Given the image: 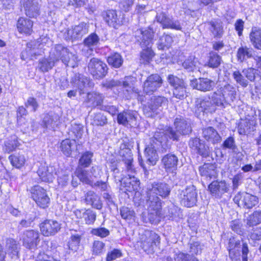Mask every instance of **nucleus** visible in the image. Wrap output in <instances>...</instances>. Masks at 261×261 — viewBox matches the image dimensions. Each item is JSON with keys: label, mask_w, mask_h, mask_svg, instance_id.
I'll return each instance as SVG.
<instances>
[{"label": "nucleus", "mask_w": 261, "mask_h": 261, "mask_svg": "<svg viewBox=\"0 0 261 261\" xmlns=\"http://www.w3.org/2000/svg\"><path fill=\"white\" fill-rule=\"evenodd\" d=\"M91 233L101 238H106L110 234V231L105 227H98L93 228L91 230Z\"/></svg>", "instance_id": "obj_59"}, {"label": "nucleus", "mask_w": 261, "mask_h": 261, "mask_svg": "<svg viewBox=\"0 0 261 261\" xmlns=\"http://www.w3.org/2000/svg\"><path fill=\"white\" fill-rule=\"evenodd\" d=\"M107 62L113 67L118 68L122 66L123 60L120 54L115 53L108 57Z\"/></svg>", "instance_id": "obj_41"}, {"label": "nucleus", "mask_w": 261, "mask_h": 261, "mask_svg": "<svg viewBox=\"0 0 261 261\" xmlns=\"http://www.w3.org/2000/svg\"><path fill=\"white\" fill-rule=\"evenodd\" d=\"M6 249L8 254L12 255V257H18L19 252L18 243L12 238H8L6 240Z\"/></svg>", "instance_id": "obj_38"}, {"label": "nucleus", "mask_w": 261, "mask_h": 261, "mask_svg": "<svg viewBox=\"0 0 261 261\" xmlns=\"http://www.w3.org/2000/svg\"><path fill=\"white\" fill-rule=\"evenodd\" d=\"M122 256L121 251L118 249H114L111 251H109L106 257L107 261H112L117 258H119Z\"/></svg>", "instance_id": "obj_64"}, {"label": "nucleus", "mask_w": 261, "mask_h": 261, "mask_svg": "<svg viewBox=\"0 0 261 261\" xmlns=\"http://www.w3.org/2000/svg\"><path fill=\"white\" fill-rule=\"evenodd\" d=\"M233 140L232 137H229V149L232 150V161L231 164L236 170L240 168L243 165L242 160L243 155L237 147L233 145Z\"/></svg>", "instance_id": "obj_26"}, {"label": "nucleus", "mask_w": 261, "mask_h": 261, "mask_svg": "<svg viewBox=\"0 0 261 261\" xmlns=\"http://www.w3.org/2000/svg\"><path fill=\"white\" fill-rule=\"evenodd\" d=\"M172 42V37L169 35L164 34L159 39L158 48L160 50L168 48Z\"/></svg>", "instance_id": "obj_48"}, {"label": "nucleus", "mask_w": 261, "mask_h": 261, "mask_svg": "<svg viewBox=\"0 0 261 261\" xmlns=\"http://www.w3.org/2000/svg\"><path fill=\"white\" fill-rule=\"evenodd\" d=\"M55 172L54 167L51 166H48L45 163L40 165L37 171L40 179L45 182L52 181Z\"/></svg>", "instance_id": "obj_27"}, {"label": "nucleus", "mask_w": 261, "mask_h": 261, "mask_svg": "<svg viewBox=\"0 0 261 261\" xmlns=\"http://www.w3.org/2000/svg\"><path fill=\"white\" fill-rule=\"evenodd\" d=\"M102 16L108 24L114 28H117L121 24V21L118 17L116 11L113 10H109L103 12Z\"/></svg>", "instance_id": "obj_31"}, {"label": "nucleus", "mask_w": 261, "mask_h": 261, "mask_svg": "<svg viewBox=\"0 0 261 261\" xmlns=\"http://www.w3.org/2000/svg\"><path fill=\"white\" fill-rule=\"evenodd\" d=\"M105 244L101 241H95L93 243L92 252L95 255H99L102 253L104 250Z\"/></svg>", "instance_id": "obj_61"}, {"label": "nucleus", "mask_w": 261, "mask_h": 261, "mask_svg": "<svg viewBox=\"0 0 261 261\" xmlns=\"http://www.w3.org/2000/svg\"><path fill=\"white\" fill-rule=\"evenodd\" d=\"M155 20L159 23L163 29H170L177 31H181L182 26L180 21L169 16L167 13L162 11L158 10L155 17Z\"/></svg>", "instance_id": "obj_9"}, {"label": "nucleus", "mask_w": 261, "mask_h": 261, "mask_svg": "<svg viewBox=\"0 0 261 261\" xmlns=\"http://www.w3.org/2000/svg\"><path fill=\"white\" fill-rule=\"evenodd\" d=\"M56 63L54 60L50 59V55L48 58H43L39 61L38 68L42 72H48L55 66Z\"/></svg>", "instance_id": "obj_42"}, {"label": "nucleus", "mask_w": 261, "mask_h": 261, "mask_svg": "<svg viewBox=\"0 0 261 261\" xmlns=\"http://www.w3.org/2000/svg\"><path fill=\"white\" fill-rule=\"evenodd\" d=\"M162 84L163 80L159 74H151L148 76L143 83V92L146 95H151L155 92Z\"/></svg>", "instance_id": "obj_11"}, {"label": "nucleus", "mask_w": 261, "mask_h": 261, "mask_svg": "<svg viewBox=\"0 0 261 261\" xmlns=\"http://www.w3.org/2000/svg\"><path fill=\"white\" fill-rule=\"evenodd\" d=\"M87 68L89 73L96 80L102 79L108 73V67L107 64L96 58L90 59Z\"/></svg>", "instance_id": "obj_8"}, {"label": "nucleus", "mask_w": 261, "mask_h": 261, "mask_svg": "<svg viewBox=\"0 0 261 261\" xmlns=\"http://www.w3.org/2000/svg\"><path fill=\"white\" fill-rule=\"evenodd\" d=\"M257 199L256 196L248 193H245L242 201L245 207L247 208H251L256 204Z\"/></svg>", "instance_id": "obj_51"}, {"label": "nucleus", "mask_w": 261, "mask_h": 261, "mask_svg": "<svg viewBox=\"0 0 261 261\" xmlns=\"http://www.w3.org/2000/svg\"><path fill=\"white\" fill-rule=\"evenodd\" d=\"M189 145L192 150L203 156H206L208 155V147L199 138H191Z\"/></svg>", "instance_id": "obj_22"}, {"label": "nucleus", "mask_w": 261, "mask_h": 261, "mask_svg": "<svg viewBox=\"0 0 261 261\" xmlns=\"http://www.w3.org/2000/svg\"><path fill=\"white\" fill-rule=\"evenodd\" d=\"M147 191L155 195L161 196L162 198H166L170 194L171 187L165 182H153L147 188Z\"/></svg>", "instance_id": "obj_17"}, {"label": "nucleus", "mask_w": 261, "mask_h": 261, "mask_svg": "<svg viewBox=\"0 0 261 261\" xmlns=\"http://www.w3.org/2000/svg\"><path fill=\"white\" fill-rule=\"evenodd\" d=\"M85 202L92 206L93 208L101 210L102 207V203L100 197L94 191H88L85 194Z\"/></svg>", "instance_id": "obj_29"}, {"label": "nucleus", "mask_w": 261, "mask_h": 261, "mask_svg": "<svg viewBox=\"0 0 261 261\" xmlns=\"http://www.w3.org/2000/svg\"><path fill=\"white\" fill-rule=\"evenodd\" d=\"M180 203L188 207L196 205L197 201V192L196 187L193 185L187 187L180 194Z\"/></svg>", "instance_id": "obj_13"}, {"label": "nucleus", "mask_w": 261, "mask_h": 261, "mask_svg": "<svg viewBox=\"0 0 261 261\" xmlns=\"http://www.w3.org/2000/svg\"><path fill=\"white\" fill-rule=\"evenodd\" d=\"M178 158L172 153L165 155L162 159V163L167 172H173L177 169Z\"/></svg>", "instance_id": "obj_28"}, {"label": "nucleus", "mask_w": 261, "mask_h": 261, "mask_svg": "<svg viewBox=\"0 0 261 261\" xmlns=\"http://www.w3.org/2000/svg\"><path fill=\"white\" fill-rule=\"evenodd\" d=\"M255 56V51L251 48L241 47L238 51V57L241 61L246 59V58H254Z\"/></svg>", "instance_id": "obj_45"}, {"label": "nucleus", "mask_w": 261, "mask_h": 261, "mask_svg": "<svg viewBox=\"0 0 261 261\" xmlns=\"http://www.w3.org/2000/svg\"><path fill=\"white\" fill-rule=\"evenodd\" d=\"M81 236L78 234L72 235L68 243L69 249L73 251H76L79 247Z\"/></svg>", "instance_id": "obj_57"}, {"label": "nucleus", "mask_w": 261, "mask_h": 261, "mask_svg": "<svg viewBox=\"0 0 261 261\" xmlns=\"http://www.w3.org/2000/svg\"><path fill=\"white\" fill-rule=\"evenodd\" d=\"M59 120V117L57 114H47L43 118L42 126L44 128H54L57 125Z\"/></svg>", "instance_id": "obj_39"}, {"label": "nucleus", "mask_w": 261, "mask_h": 261, "mask_svg": "<svg viewBox=\"0 0 261 261\" xmlns=\"http://www.w3.org/2000/svg\"><path fill=\"white\" fill-rule=\"evenodd\" d=\"M103 100V96L102 94L92 91L87 93L84 102L89 107H96L100 106Z\"/></svg>", "instance_id": "obj_30"}, {"label": "nucleus", "mask_w": 261, "mask_h": 261, "mask_svg": "<svg viewBox=\"0 0 261 261\" xmlns=\"http://www.w3.org/2000/svg\"><path fill=\"white\" fill-rule=\"evenodd\" d=\"M187 86L185 83L178 87L173 89V93L175 97L179 99H183L187 96Z\"/></svg>", "instance_id": "obj_52"}, {"label": "nucleus", "mask_w": 261, "mask_h": 261, "mask_svg": "<svg viewBox=\"0 0 261 261\" xmlns=\"http://www.w3.org/2000/svg\"><path fill=\"white\" fill-rule=\"evenodd\" d=\"M75 173L79 180L85 184L88 185L91 187L94 182V180L92 178L90 173L88 170L83 169L82 168H78Z\"/></svg>", "instance_id": "obj_36"}, {"label": "nucleus", "mask_w": 261, "mask_h": 261, "mask_svg": "<svg viewBox=\"0 0 261 261\" xmlns=\"http://www.w3.org/2000/svg\"><path fill=\"white\" fill-rule=\"evenodd\" d=\"M93 155V153L90 151L85 152L79 160V165L84 168L89 167L91 163V159Z\"/></svg>", "instance_id": "obj_53"}, {"label": "nucleus", "mask_w": 261, "mask_h": 261, "mask_svg": "<svg viewBox=\"0 0 261 261\" xmlns=\"http://www.w3.org/2000/svg\"><path fill=\"white\" fill-rule=\"evenodd\" d=\"M167 80L169 84L173 87V89L185 83L182 79L172 74L168 75Z\"/></svg>", "instance_id": "obj_62"}, {"label": "nucleus", "mask_w": 261, "mask_h": 261, "mask_svg": "<svg viewBox=\"0 0 261 261\" xmlns=\"http://www.w3.org/2000/svg\"><path fill=\"white\" fill-rule=\"evenodd\" d=\"M96 218V214L92 210L88 209L86 210L84 219L86 224L88 225L93 224Z\"/></svg>", "instance_id": "obj_60"}, {"label": "nucleus", "mask_w": 261, "mask_h": 261, "mask_svg": "<svg viewBox=\"0 0 261 261\" xmlns=\"http://www.w3.org/2000/svg\"><path fill=\"white\" fill-rule=\"evenodd\" d=\"M50 59L54 60L56 63L61 60L66 66L74 68L76 66L77 57L70 53L64 45L56 44L49 52Z\"/></svg>", "instance_id": "obj_4"}, {"label": "nucleus", "mask_w": 261, "mask_h": 261, "mask_svg": "<svg viewBox=\"0 0 261 261\" xmlns=\"http://www.w3.org/2000/svg\"><path fill=\"white\" fill-rule=\"evenodd\" d=\"M89 24L82 22L71 28L68 29L64 33V36L66 40H76L82 39L89 32Z\"/></svg>", "instance_id": "obj_10"}, {"label": "nucleus", "mask_w": 261, "mask_h": 261, "mask_svg": "<svg viewBox=\"0 0 261 261\" xmlns=\"http://www.w3.org/2000/svg\"><path fill=\"white\" fill-rule=\"evenodd\" d=\"M33 25V21L27 18L20 17L17 21V27L18 31L27 35H30L32 33Z\"/></svg>", "instance_id": "obj_35"}, {"label": "nucleus", "mask_w": 261, "mask_h": 261, "mask_svg": "<svg viewBox=\"0 0 261 261\" xmlns=\"http://www.w3.org/2000/svg\"><path fill=\"white\" fill-rule=\"evenodd\" d=\"M99 43V38L94 33L91 34L84 40L85 46L88 47L91 51H93V48L96 46Z\"/></svg>", "instance_id": "obj_43"}, {"label": "nucleus", "mask_w": 261, "mask_h": 261, "mask_svg": "<svg viewBox=\"0 0 261 261\" xmlns=\"http://www.w3.org/2000/svg\"><path fill=\"white\" fill-rule=\"evenodd\" d=\"M155 32L151 26L137 29L133 33L136 41L139 43L142 50L140 53V60L143 63H148L152 60L154 53L151 47Z\"/></svg>", "instance_id": "obj_1"}, {"label": "nucleus", "mask_w": 261, "mask_h": 261, "mask_svg": "<svg viewBox=\"0 0 261 261\" xmlns=\"http://www.w3.org/2000/svg\"><path fill=\"white\" fill-rule=\"evenodd\" d=\"M209 61L208 62V65L210 67L216 68L220 64L221 58L216 53L211 52L209 56Z\"/></svg>", "instance_id": "obj_58"}, {"label": "nucleus", "mask_w": 261, "mask_h": 261, "mask_svg": "<svg viewBox=\"0 0 261 261\" xmlns=\"http://www.w3.org/2000/svg\"><path fill=\"white\" fill-rule=\"evenodd\" d=\"M30 192L31 197L38 206L43 208L48 207L50 199L44 188L39 185H36L31 188Z\"/></svg>", "instance_id": "obj_12"}, {"label": "nucleus", "mask_w": 261, "mask_h": 261, "mask_svg": "<svg viewBox=\"0 0 261 261\" xmlns=\"http://www.w3.org/2000/svg\"><path fill=\"white\" fill-rule=\"evenodd\" d=\"M175 261H198V260L189 254L179 252L176 254Z\"/></svg>", "instance_id": "obj_63"}, {"label": "nucleus", "mask_w": 261, "mask_h": 261, "mask_svg": "<svg viewBox=\"0 0 261 261\" xmlns=\"http://www.w3.org/2000/svg\"><path fill=\"white\" fill-rule=\"evenodd\" d=\"M209 99H198L196 101L195 114L198 117L201 115L213 114L216 110V107L225 108L228 105L224 92L212 94Z\"/></svg>", "instance_id": "obj_2"}, {"label": "nucleus", "mask_w": 261, "mask_h": 261, "mask_svg": "<svg viewBox=\"0 0 261 261\" xmlns=\"http://www.w3.org/2000/svg\"><path fill=\"white\" fill-rule=\"evenodd\" d=\"M119 154L122 161L124 163L127 171L130 173L135 172V169L133 164V158L131 150L125 143L121 144Z\"/></svg>", "instance_id": "obj_16"}, {"label": "nucleus", "mask_w": 261, "mask_h": 261, "mask_svg": "<svg viewBox=\"0 0 261 261\" xmlns=\"http://www.w3.org/2000/svg\"><path fill=\"white\" fill-rule=\"evenodd\" d=\"M261 223V211H255L247 219V225L249 227L257 225Z\"/></svg>", "instance_id": "obj_47"}, {"label": "nucleus", "mask_w": 261, "mask_h": 261, "mask_svg": "<svg viewBox=\"0 0 261 261\" xmlns=\"http://www.w3.org/2000/svg\"><path fill=\"white\" fill-rule=\"evenodd\" d=\"M208 29L214 37H220L223 33V27L220 21H211L207 23Z\"/></svg>", "instance_id": "obj_40"}, {"label": "nucleus", "mask_w": 261, "mask_h": 261, "mask_svg": "<svg viewBox=\"0 0 261 261\" xmlns=\"http://www.w3.org/2000/svg\"><path fill=\"white\" fill-rule=\"evenodd\" d=\"M249 37L253 45L255 48L261 49V29L252 28Z\"/></svg>", "instance_id": "obj_37"}, {"label": "nucleus", "mask_w": 261, "mask_h": 261, "mask_svg": "<svg viewBox=\"0 0 261 261\" xmlns=\"http://www.w3.org/2000/svg\"><path fill=\"white\" fill-rule=\"evenodd\" d=\"M189 252L192 256L201 254L203 249V245L199 241L190 240L188 244Z\"/></svg>", "instance_id": "obj_44"}, {"label": "nucleus", "mask_w": 261, "mask_h": 261, "mask_svg": "<svg viewBox=\"0 0 261 261\" xmlns=\"http://www.w3.org/2000/svg\"><path fill=\"white\" fill-rule=\"evenodd\" d=\"M70 83L77 88L81 96L85 93V88L86 87H93L94 85L90 78L80 73H73L70 79Z\"/></svg>", "instance_id": "obj_14"}, {"label": "nucleus", "mask_w": 261, "mask_h": 261, "mask_svg": "<svg viewBox=\"0 0 261 261\" xmlns=\"http://www.w3.org/2000/svg\"><path fill=\"white\" fill-rule=\"evenodd\" d=\"M9 159L11 164L17 168L22 167L25 162L24 156L22 154H19L10 155Z\"/></svg>", "instance_id": "obj_49"}, {"label": "nucleus", "mask_w": 261, "mask_h": 261, "mask_svg": "<svg viewBox=\"0 0 261 261\" xmlns=\"http://www.w3.org/2000/svg\"><path fill=\"white\" fill-rule=\"evenodd\" d=\"M256 124V120L253 117L241 120L238 124V132L241 135L250 134L255 130Z\"/></svg>", "instance_id": "obj_25"}, {"label": "nucleus", "mask_w": 261, "mask_h": 261, "mask_svg": "<svg viewBox=\"0 0 261 261\" xmlns=\"http://www.w3.org/2000/svg\"><path fill=\"white\" fill-rule=\"evenodd\" d=\"M20 4L29 17H35L39 14V5L37 0H21Z\"/></svg>", "instance_id": "obj_20"}, {"label": "nucleus", "mask_w": 261, "mask_h": 261, "mask_svg": "<svg viewBox=\"0 0 261 261\" xmlns=\"http://www.w3.org/2000/svg\"><path fill=\"white\" fill-rule=\"evenodd\" d=\"M146 205L150 213L148 219L151 223H156L161 215L162 200L156 195L147 191Z\"/></svg>", "instance_id": "obj_6"}, {"label": "nucleus", "mask_w": 261, "mask_h": 261, "mask_svg": "<svg viewBox=\"0 0 261 261\" xmlns=\"http://www.w3.org/2000/svg\"><path fill=\"white\" fill-rule=\"evenodd\" d=\"M6 150L8 152H11L14 150L19 145V143L17 140V138L16 136L13 135L11 136L5 142Z\"/></svg>", "instance_id": "obj_54"}, {"label": "nucleus", "mask_w": 261, "mask_h": 261, "mask_svg": "<svg viewBox=\"0 0 261 261\" xmlns=\"http://www.w3.org/2000/svg\"><path fill=\"white\" fill-rule=\"evenodd\" d=\"M168 99L164 96L153 95L143 105L144 114L147 117H154L162 111V107L167 105Z\"/></svg>", "instance_id": "obj_5"}, {"label": "nucleus", "mask_w": 261, "mask_h": 261, "mask_svg": "<svg viewBox=\"0 0 261 261\" xmlns=\"http://www.w3.org/2000/svg\"><path fill=\"white\" fill-rule=\"evenodd\" d=\"M146 163L150 165H154L159 159L156 151L153 148H147L145 149Z\"/></svg>", "instance_id": "obj_46"}, {"label": "nucleus", "mask_w": 261, "mask_h": 261, "mask_svg": "<svg viewBox=\"0 0 261 261\" xmlns=\"http://www.w3.org/2000/svg\"><path fill=\"white\" fill-rule=\"evenodd\" d=\"M107 118L101 113H95L93 116L91 123L93 125L103 126L107 123Z\"/></svg>", "instance_id": "obj_50"}, {"label": "nucleus", "mask_w": 261, "mask_h": 261, "mask_svg": "<svg viewBox=\"0 0 261 261\" xmlns=\"http://www.w3.org/2000/svg\"><path fill=\"white\" fill-rule=\"evenodd\" d=\"M40 234L38 231L27 230L23 232L20 240L23 245L29 249H35L40 242Z\"/></svg>", "instance_id": "obj_15"}, {"label": "nucleus", "mask_w": 261, "mask_h": 261, "mask_svg": "<svg viewBox=\"0 0 261 261\" xmlns=\"http://www.w3.org/2000/svg\"><path fill=\"white\" fill-rule=\"evenodd\" d=\"M229 226L231 230L238 234L241 236L243 234V225L241 220L236 219L231 221Z\"/></svg>", "instance_id": "obj_56"}, {"label": "nucleus", "mask_w": 261, "mask_h": 261, "mask_svg": "<svg viewBox=\"0 0 261 261\" xmlns=\"http://www.w3.org/2000/svg\"><path fill=\"white\" fill-rule=\"evenodd\" d=\"M174 126L175 130L171 127L165 129V134L168 137V138L173 141H178L180 135H189L192 131L189 119L182 116H178L176 117L174 121Z\"/></svg>", "instance_id": "obj_3"}, {"label": "nucleus", "mask_w": 261, "mask_h": 261, "mask_svg": "<svg viewBox=\"0 0 261 261\" xmlns=\"http://www.w3.org/2000/svg\"><path fill=\"white\" fill-rule=\"evenodd\" d=\"M117 121L124 126L133 127L137 125L135 113L130 111H124L117 116Z\"/></svg>", "instance_id": "obj_23"}, {"label": "nucleus", "mask_w": 261, "mask_h": 261, "mask_svg": "<svg viewBox=\"0 0 261 261\" xmlns=\"http://www.w3.org/2000/svg\"><path fill=\"white\" fill-rule=\"evenodd\" d=\"M111 167V170L113 172L114 174V178L115 182L118 184L120 183V190H123L124 189L126 191L128 192H132L133 191V187L131 186V179H130L128 177H124L117 178V176L116 174L119 173V171L117 168V164L113 163Z\"/></svg>", "instance_id": "obj_24"}, {"label": "nucleus", "mask_w": 261, "mask_h": 261, "mask_svg": "<svg viewBox=\"0 0 261 261\" xmlns=\"http://www.w3.org/2000/svg\"><path fill=\"white\" fill-rule=\"evenodd\" d=\"M41 233L46 237L55 235L61 229V224L56 220H46L40 224Z\"/></svg>", "instance_id": "obj_18"}, {"label": "nucleus", "mask_w": 261, "mask_h": 261, "mask_svg": "<svg viewBox=\"0 0 261 261\" xmlns=\"http://www.w3.org/2000/svg\"><path fill=\"white\" fill-rule=\"evenodd\" d=\"M215 83L213 80L204 77H200L191 80L190 86L193 89L206 92L212 90L215 86Z\"/></svg>", "instance_id": "obj_19"}, {"label": "nucleus", "mask_w": 261, "mask_h": 261, "mask_svg": "<svg viewBox=\"0 0 261 261\" xmlns=\"http://www.w3.org/2000/svg\"><path fill=\"white\" fill-rule=\"evenodd\" d=\"M197 61L194 56H190L182 63L183 67L188 71H193L196 67Z\"/></svg>", "instance_id": "obj_55"}, {"label": "nucleus", "mask_w": 261, "mask_h": 261, "mask_svg": "<svg viewBox=\"0 0 261 261\" xmlns=\"http://www.w3.org/2000/svg\"><path fill=\"white\" fill-rule=\"evenodd\" d=\"M202 137L213 144L218 143L221 140V137L217 131L211 126L202 129Z\"/></svg>", "instance_id": "obj_33"}, {"label": "nucleus", "mask_w": 261, "mask_h": 261, "mask_svg": "<svg viewBox=\"0 0 261 261\" xmlns=\"http://www.w3.org/2000/svg\"><path fill=\"white\" fill-rule=\"evenodd\" d=\"M199 171L201 176L205 178H215L217 175L216 167L213 164H204L199 167Z\"/></svg>", "instance_id": "obj_34"}, {"label": "nucleus", "mask_w": 261, "mask_h": 261, "mask_svg": "<svg viewBox=\"0 0 261 261\" xmlns=\"http://www.w3.org/2000/svg\"><path fill=\"white\" fill-rule=\"evenodd\" d=\"M60 148L67 156L75 157L79 153L75 140L65 139L61 143Z\"/></svg>", "instance_id": "obj_21"}, {"label": "nucleus", "mask_w": 261, "mask_h": 261, "mask_svg": "<svg viewBox=\"0 0 261 261\" xmlns=\"http://www.w3.org/2000/svg\"><path fill=\"white\" fill-rule=\"evenodd\" d=\"M208 190L211 193L216 197H220L221 195L226 192L227 186L225 180L221 181H214L208 186Z\"/></svg>", "instance_id": "obj_32"}, {"label": "nucleus", "mask_w": 261, "mask_h": 261, "mask_svg": "<svg viewBox=\"0 0 261 261\" xmlns=\"http://www.w3.org/2000/svg\"><path fill=\"white\" fill-rule=\"evenodd\" d=\"M160 243V237L153 231L146 230L141 235L140 247L148 254L152 253Z\"/></svg>", "instance_id": "obj_7"}]
</instances>
